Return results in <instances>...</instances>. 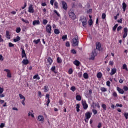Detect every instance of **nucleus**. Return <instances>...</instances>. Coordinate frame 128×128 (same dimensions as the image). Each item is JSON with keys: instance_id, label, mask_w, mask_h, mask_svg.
<instances>
[{"instance_id": "obj_46", "label": "nucleus", "mask_w": 128, "mask_h": 128, "mask_svg": "<svg viewBox=\"0 0 128 128\" xmlns=\"http://www.w3.org/2000/svg\"><path fill=\"white\" fill-rule=\"evenodd\" d=\"M22 22H24L25 24H30V22H28V20H26L24 18H22Z\"/></svg>"}, {"instance_id": "obj_62", "label": "nucleus", "mask_w": 128, "mask_h": 128, "mask_svg": "<svg viewBox=\"0 0 128 128\" xmlns=\"http://www.w3.org/2000/svg\"><path fill=\"white\" fill-rule=\"evenodd\" d=\"M26 6H28V4H26V3H24V6L22 7V10H24Z\"/></svg>"}, {"instance_id": "obj_28", "label": "nucleus", "mask_w": 128, "mask_h": 128, "mask_svg": "<svg viewBox=\"0 0 128 128\" xmlns=\"http://www.w3.org/2000/svg\"><path fill=\"white\" fill-rule=\"evenodd\" d=\"M54 34H55L58 35L60 34V30L58 29H56L54 30Z\"/></svg>"}, {"instance_id": "obj_30", "label": "nucleus", "mask_w": 128, "mask_h": 128, "mask_svg": "<svg viewBox=\"0 0 128 128\" xmlns=\"http://www.w3.org/2000/svg\"><path fill=\"white\" fill-rule=\"evenodd\" d=\"M97 78H102V72H99L97 74Z\"/></svg>"}, {"instance_id": "obj_2", "label": "nucleus", "mask_w": 128, "mask_h": 128, "mask_svg": "<svg viewBox=\"0 0 128 128\" xmlns=\"http://www.w3.org/2000/svg\"><path fill=\"white\" fill-rule=\"evenodd\" d=\"M72 42L74 46H78V44H80V42H78V36H76L75 38L72 40Z\"/></svg>"}, {"instance_id": "obj_54", "label": "nucleus", "mask_w": 128, "mask_h": 128, "mask_svg": "<svg viewBox=\"0 0 128 128\" xmlns=\"http://www.w3.org/2000/svg\"><path fill=\"white\" fill-rule=\"evenodd\" d=\"M66 48H70V42H66Z\"/></svg>"}, {"instance_id": "obj_14", "label": "nucleus", "mask_w": 128, "mask_h": 128, "mask_svg": "<svg viewBox=\"0 0 128 128\" xmlns=\"http://www.w3.org/2000/svg\"><path fill=\"white\" fill-rule=\"evenodd\" d=\"M40 22L38 20L33 22V26H40Z\"/></svg>"}, {"instance_id": "obj_6", "label": "nucleus", "mask_w": 128, "mask_h": 128, "mask_svg": "<svg viewBox=\"0 0 128 128\" xmlns=\"http://www.w3.org/2000/svg\"><path fill=\"white\" fill-rule=\"evenodd\" d=\"M62 8L64 10H68V4H66V2H62Z\"/></svg>"}, {"instance_id": "obj_27", "label": "nucleus", "mask_w": 128, "mask_h": 128, "mask_svg": "<svg viewBox=\"0 0 128 128\" xmlns=\"http://www.w3.org/2000/svg\"><path fill=\"white\" fill-rule=\"evenodd\" d=\"M76 100L78 102H80V100H82V96H76Z\"/></svg>"}, {"instance_id": "obj_59", "label": "nucleus", "mask_w": 128, "mask_h": 128, "mask_svg": "<svg viewBox=\"0 0 128 128\" xmlns=\"http://www.w3.org/2000/svg\"><path fill=\"white\" fill-rule=\"evenodd\" d=\"M106 86H109V88L110 87V82L108 81V82H106Z\"/></svg>"}, {"instance_id": "obj_7", "label": "nucleus", "mask_w": 128, "mask_h": 128, "mask_svg": "<svg viewBox=\"0 0 128 128\" xmlns=\"http://www.w3.org/2000/svg\"><path fill=\"white\" fill-rule=\"evenodd\" d=\"M4 72H6L8 73V78H12V73H10V70L5 69L4 70Z\"/></svg>"}, {"instance_id": "obj_56", "label": "nucleus", "mask_w": 128, "mask_h": 128, "mask_svg": "<svg viewBox=\"0 0 128 128\" xmlns=\"http://www.w3.org/2000/svg\"><path fill=\"white\" fill-rule=\"evenodd\" d=\"M112 96L114 98H118V94H116V92H114Z\"/></svg>"}, {"instance_id": "obj_42", "label": "nucleus", "mask_w": 128, "mask_h": 128, "mask_svg": "<svg viewBox=\"0 0 128 128\" xmlns=\"http://www.w3.org/2000/svg\"><path fill=\"white\" fill-rule=\"evenodd\" d=\"M102 106L104 110H106V104H102Z\"/></svg>"}, {"instance_id": "obj_1", "label": "nucleus", "mask_w": 128, "mask_h": 128, "mask_svg": "<svg viewBox=\"0 0 128 128\" xmlns=\"http://www.w3.org/2000/svg\"><path fill=\"white\" fill-rule=\"evenodd\" d=\"M68 14L70 16V18H72V20H74L76 18V16L74 10H70Z\"/></svg>"}, {"instance_id": "obj_12", "label": "nucleus", "mask_w": 128, "mask_h": 128, "mask_svg": "<svg viewBox=\"0 0 128 128\" xmlns=\"http://www.w3.org/2000/svg\"><path fill=\"white\" fill-rule=\"evenodd\" d=\"M22 58H27L26 57V50H24V49H22Z\"/></svg>"}, {"instance_id": "obj_31", "label": "nucleus", "mask_w": 128, "mask_h": 128, "mask_svg": "<svg viewBox=\"0 0 128 128\" xmlns=\"http://www.w3.org/2000/svg\"><path fill=\"white\" fill-rule=\"evenodd\" d=\"M62 40H64V42H66V40H68V35L64 36L62 37Z\"/></svg>"}, {"instance_id": "obj_55", "label": "nucleus", "mask_w": 128, "mask_h": 128, "mask_svg": "<svg viewBox=\"0 0 128 128\" xmlns=\"http://www.w3.org/2000/svg\"><path fill=\"white\" fill-rule=\"evenodd\" d=\"M116 106H117L118 108H122L124 106H122V104H116Z\"/></svg>"}, {"instance_id": "obj_60", "label": "nucleus", "mask_w": 128, "mask_h": 128, "mask_svg": "<svg viewBox=\"0 0 128 128\" xmlns=\"http://www.w3.org/2000/svg\"><path fill=\"white\" fill-rule=\"evenodd\" d=\"M59 104H60V106H63L64 105V101H62V100H60Z\"/></svg>"}, {"instance_id": "obj_58", "label": "nucleus", "mask_w": 128, "mask_h": 128, "mask_svg": "<svg viewBox=\"0 0 128 128\" xmlns=\"http://www.w3.org/2000/svg\"><path fill=\"white\" fill-rule=\"evenodd\" d=\"M50 99H48L47 102V106H50Z\"/></svg>"}, {"instance_id": "obj_13", "label": "nucleus", "mask_w": 128, "mask_h": 128, "mask_svg": "<svg viewBox=\"0 0 128 128\" xmlns=\"http://www.w3.org/2000/svg\"><path fill=\"white\" fill-rule=\"evenodd\" d=\"M22 64L24 66H28V64H30V61H28V60H24L22 62Z\"/></svg>"}, {"instance_id": "obj_52", "label": "nucleus", "mask_w": 128, "mask_h": 128, "mask_svg": "<svg viewBox=\"0 0 128 128\" xmlns=\"http://www.w3.org/2000/svg\"><path fill=\"white\" fill-rule=\"evenodd\" d=\"M14 44L12 42L9 43V48H14Z\"/></svg>"}, {"instance_id": "obj_3", "label": "nucleus", "mask_w": 128, "mask_h": 128, "mask_svg": "<svg viewBox=\"0 0 128 128\" xmlns=\"http://www.w3.org/2000/svg\"><path fill=\"white\" fill-rule=\"evenodd\" d=\"M98 56V51L96 50V49H94L92 52V57L90 58V60H94V58H96V56Z\"/></svg>"}, {"instance_id": "obj_24", "label": "nucleus", "mask_w": 128, "mask_h": 128, "mask_svg": "<svg viewBox=\"0 0 128 128\" xmlns=\"http://www.w3.org/2000/svg\"><path fill=\"white\" fill-rule=\"evenodd\" d=\"M48 62H49L50 66H52V62H54V60L50 58H48Z\"/></svg>"}, {"instance_id": "obj_17", "label": "nucleus", "mask_w": 128, "mask_h": 128, "mask_svg": "<svg viewBox=\"0 0 128 128\" xmlns=\"http://www.w3.org/2000/svg\"><path fill=\"white\" fill-rule=\"evenodd\" d=\"M38 120L39 122H44V118L42 116H38Z\"/></svg>"}, {"instance_id": "obj_61", "label": "nucleus", "mask_w": 128, "mask_h": 128, "mask_svg": "<svg viewBox=\"0 0 128 128\" xmlns=\"http://www.w3.org/2000/svg\"><path fill=\"white\" fill-rule=\"evenodd\" d=\"M4 92V90L2 88H0V94H2Z\"/></svg>"}, {"instance_id": "obj_43", "label": "nucleus", "mask_w": 128, "mask_h": 128, "mask_svg": "<svg viewBox=\"0 0 128 128\" xmlns=\"http://www.w3.org/2000/svg\"><path fill=\"white\" fill-rule=\"evenodd\" d=\"M54 12L58 16V18H60V13L58 12V11L56 10H54Z\"/></svg>"}, {"instance_id": "obj_21", "label": "nucleus", "mask_w": 128, "mask_h": 128, "mask_svg": "<svg viewBox=\"0 0 128 128\" xmlns=\"http://www.w3.org/2000/svg\"><path fill=\"white\" fill-rule=\"evenodd\" d=\"M6 38H8V40H10V35L9 31L6 32Z\"/></svg>"}, {"instance_id": "obj_35", "label": "nucleus", "mask_w": 128, "mask_h": 128, "mask_svg": "<svg viewBox=\"0 0 128 128\" xmlns=\"http://www.w3.org/2000/svg\"><path fill=\"white\" fill-rule=\"evenodd\" d=\"M20 32H22V29L20 28H18L16 30V32L17 34H20Z\"/></svg>"}, {"instance_id": "obj_29", "label": "nucleus", "mask_w": 128, "mask_h": 128, "mask_svg": "<svg viewBox=\"0 0 128 128\" xmlns=\"http://www.w3.org/2000/svg\"><path fill=\"white\" fill-rule=\"evenodd\" d=\"M122 68H123V70H125L126 72H128V66L126 65V64H124L123 65Z\"/></svg>"}, {"instance_id": "obj_44", "label": "nucleus", "mask_w": 128, "mask_h": 128, "mask_svg": "<svg viewBox=\"0 0 128 128\" xmlns=\"http://www.w3.org/2000/svg\"><path fill=\"white\" fill-rule=\"evenodd\" d=\"M48 21L46 20H43V24L44 26H46V24H48Z\"/></svg>"}, {"instance_id": "obj_34", "label": "nucleus", "mask_w": 128, "mask_h": 128, "mask_svg": "<svg viewBox=\"0 0 128 128\" xmlns=\"http://www.w3.org/2000/svg\"><path fill=\"white\" fill-rule=\"evenodd\" d=\"M101 90L102 92H108V90L106 88H101Z\"/></svg>"}, {"instance_id": "obj_10", "label": "nucleus", "mask_w": 128, "mask_h": 128, "mask_svg": "<svg viewBox=\"0 0 128 128\" xmlns=\"http://www.w3.org/2000/svg\"><path fill=\"white\" fill-rule=\"evenodd\" d=\"M96 50L100 52V48H102V44L100 42L96 43Z\"/></svg>"}, {"instance_id": "obj_9", "label": "nucleus", "mask_w": 128, "mask_h": 128, "mask_svg": "<svg viewBox=\"0 0 128 128\" xmlns=\"http://www.w3.org/2000/svg\"><path fill=\"white\" fill-rule=\"evenodd\" d=\"M92 113L90 112H87L86 114V117L87 120H90L92 118Z\"/></svg>"}, {"instance_id": "obj_50", "label": "nucleus", "mask_w": 128, "mask_h": 128, "mask_svg": "<svg viewBox=\"0 0 128 128\" xmlns=\"http://www.w3.org/2000/svg\"><path fill=\"white\" fill-rule=\"evenodd\" d=\"M92 112L94 114V116L98 114V110H92Z\"/></svg>"}, {"instance_id": "obj_26", "label": "nucleus", "mask_w": 128, "mask_h": 128, "mask_svg": "<svg viewBox=\"0 0 128 128\" xmlns=\"http://www.w3.org/2000/svg\"><path fill=\"white\" fill-rule=\"evenodd\" d=\"M34 80H40V78L38 74H36L34 76Z\"/></svg>"}, {"instance_id": "obj_33", "label": "nucleus", "mask_w": 128, "mask_h": 128, "mask_svg": "<svg viewBox=\"0 0 128 128\" xmlns=\"http://www.w3.org/2000/svg\"><path fill=\"white\" fill-rule=\"evenodd\" d=\"M84 77L85 80H88V73H84Z\"/></svg>"}, {"instance_id": "obj_37", "label": "nucleus", "mask_w": 128, "mask_h": 128, "mask_svg": "<svg viewBox=\"0 0 128 128\" xmlns=\"http://www.w3.org/2000/svg\"><path fill=\"white\" fill-rule=\"evenodd\" d=\"M82 26H83L84 28H86L88 26V22H82Z\"/></svg>"}, {"instance_id": "obj_49", "label": "nucleus", "mask_w": 128, "mask_h": 128, "mask_svg": "<svg viewBox=\"0 0 128 128\" xmlns=\"http://www.w3.org/2000/svg\"><path fill=\"white\" fill-rule=\"evenodd\" d=\"M71 52L73 54H76L77 52L76 50L74 49H73L72 50Z\"/></svg>"}, {"instance_id": "obj_36", "label": "nucleus", "mask_w": 128, "mask_h": 128, "mask_svg": "<svg viewBox=\"0 0 128 128\" xmlns=\"http://www.w3.org/2000/svg\"><path fill=\"white\" fill-rule=\"evenodd\" d=\"M54 6V8H58V2H56Z\"/></svg>"}, {"instance_id": "obj_48", "label": "nucleus", "mask_w": 128, "mask_h": 128, "mask_svg": "<svg viewBox=\"0 0 128 128\" xmlns=\"http://www.w3.org/2000/svg\"><path fill=\"white\" fill-rule=\"evenodd\" d=\"M56 66H54L53 67H52V72H55V74H56Z\"/></svg>"}, {"instance_id": "obj_5", "label": "nucleus", "mask_w": 128, "mask_h": 128, "mask_svg": "<svg viewBox=\"0 0 128 128\" xmlns=\"http://www.w3.org/2000/svg\"><path fill=\"white\" fill-rule=\"evenodd\" d=\"M52 26L50 24L47 25L46 27V30L48 34H52Z\"/></svg>"}, {"instance_id": "obj_22", "label": "nucleus", "mask_w": 128, "mask_h": 128, "mask_svg": "<svg viewBox=\"0 0 128 128\" xmlns=\"http://www.w3.org/2000/svg\"><path fill=\"white\" fill-rule=\"evenodd\" d=\"M74 64H75V66H80V61L76 60L74 62Z\"/></svg>"}, {"instance_id": "obj_57", "label": "nucleus", "mask_w": 128, "mask_h": 128, "mask_svg": "<svg viewBox=\"0 0 128 128\" xmlns=\"http://www.w3.org/2000/svg\"><path fill=\"white\" fill-rule=\"evenodd\" d=\"M54 2H56V0H50V4L52 6H54Z\"/></svg>"}, {"instance_id": "obj_19", "label": "nucleus", "mask_w": 128, "mask_h": 128, "mask_svg": "<svg viewBox=\"0 0 128 128\" xmlns=\"http://www.w3.org/2000/svg\"><path fill=\"white\" fill-rule=\"evenodd\" d=\"M80 21L82 22H88V20L86 17H82L80 18Z\"/></svg>"}, {"instance_id": "obj_16", "label": "nucleus", "mask_w": 128, "mask_h": 128, "mask_svg": "<svg viewBox=\"0 0 128 128\" xmlns=\"http://www.w3.org/2000/svg\"><path fill=\"white\" fill-rule=\"evenodd\" d=\"M116 68H114L113 69H112V72L110 73L111 76H114V74H116Z\"/></svg>"}, {"instance_id": "obj_53", "label": "nucleus", "mask_w": 128, "mask_h": 128, "mask_svg": "<svg viewBox=\"0 0 128 128\" xmlns=\"http://www.w3.org/2000/svg\"><path fill=\"white\" fill-rule=\"evenodd\" d=\"M6 126V124L2 123L0 126V128H4Z\"/></svg>"}, {"instance_id": "obj_20", "label": "nucleus", "mask_w": 128, "mask_h": 128, "mask_svg": "<svg viewBox=\"0 0 128 128\" xmlns=\"http://www.w3.org/2000/svg\"><path fill=\"white\" fill-rule=\"evenodd\" d=\"M127 6H126V2H124L122 4V8H123L124 12H126V10Z\"/></svg>"}, {"instance_id": "obj_40", "label": "nucleus", "mask_w": 128, "mask_h": 128, "mask_svg": "<svg viewBox=\"0 0 128 128\" xmlns=\"http://www.w3.org/2000/svg\"><path fill=\"white\" fill-rule=\"evenodd\" d=\"M70 90L73 92H74L76 90V86H72Z\"/></svg>"}, {"instance_id": "obj_32", "label": "nucleus", "mask_w": 128, "mask_h": 128, "mask_svg": "<svg viewBox=\"0 0 128 128\" xmlns=\"http://www.w3.org/2000/svg\"><path fill=\"white\" fill-rule=\"evenodd\" d=\"M34 44H40V39H38V40H34Z\"/></svg>"}, {"instance_id": "obj_23", "label": "nucleus", "mask_w": 128, "mask_h": 128, "mask_svg": "<svg viewBox=\"0 0 128 128\" xmlns=\"http://www.w3.org/2000/svg\"><path fill=\"white\" fill-rule=\"evenodd\" d=\"M20 40H21L20 37V36H18L16 37V38H15L14 40V42H20Z\"/></svg>"}, {"instance_id": "obj_51", "label": "nucleus", "mask_w": 128, "mask_h": 128, "mask_svg": "<svg viewBox=\"0 0 128 128\" xmlns=\"http://www.w3.org/2000/svg\"><path fill=\"white\" fill-rule=\"evenodd\" d=\"M106 14H102V20H106Z\"/></svg>"}, {"instance_id": "obj_25", "label": "nucleus", "mask_w": 128, "mask_h": 128, "mask_svg": "<svg viewBox=\"0 0 128 128\" xmlns=\"http://www.w3.org/2000/svg\"><path fill=\"white\" fill-rule=\"evenodd\" d=\"M80 104H77L76 107L77 112H80Z\"/></svg>"}, {"instance_id": "obj_18", "label": "nucleus", "mask_w": 128, "mask_h": 128, "mask_svg": "<svg viewBox=\"0 0 128 128\" xmlns=\"http://www.w3.org/2000/svg\"><path fill=\"white\" fill-rule=\"evenodd\" d=\"M44 90V92H50V88H48V86H44V88H43Z\"/></svg>"}, {"instance_id": "obj_41", "label": "nucleus", "mask_w": 128, "mask_h": 128, "mask_svg": "<svg viewBox=\"0 0 128 128\" xmlns=\"http://www.w3.org/2000/svg\"><path fill=\"white\" fill-rule=\"evenodd\" d=\"M19 96H20V100H26V98L24 97V96H22V94H19Z\"/></svg>"}, {"instance_id": "obj_11", "label": "nucleus", "mask_w": 128, "mask_h": 128, "mask_svg": "<svg viewBox=\"0 0 128 128\" xmlns=\"http://www.w3.org/2000/svg\"><path fill=\"white\" fill-rule=\"evenodd\" d=\"M82 106H84V108L85 110H88V104H86V102H82Z\"/></svg>"}, {"instance_id": "obj_38", "label": "nucleus", "mask_w": 128, "mask_h": 128, "mask_svg": "<svg viewBox=\"0 0 128 128\" xmlns=\"http://www.w3.org/2000/svg\"><path fill=\"white\" fill-rule=\"evenodd\" d=\"M57 62L58 64H62V59L60 58H57Z\"/></svg>"}, {"instance_id": "obj_8", "label": "nucleus", "mask_w": 128, "mask_h": 128, "mask_svg": "<svg viewBox=\"0 0 128 128\" xmlns=\"http://www.w3.org/2000/svg\"><path fill=\"white\" fill-rule=\"evenodd\" d=\"M128 34V28H124V34L123 36V38H126Z\"/></svg>"}, {"instance_id": "obj_45", "label": "nucleus", "mask_w": 128, "mask_h": 128, "mask_svg": "<svg viewBox=\"0 0 128 128\" xmlns=\"http://www.w3.org/2000/svg\"><path fill=\"white\" fill-rule=\"evenodd\" d=\"M88 24H89V26H92L94 24V22H92V20L90 19V20Z\"/></svg>"}, {"instance_id": "obj_47", "label": "nucleus", "mask_w": 128, "mask_h": 128, "mask_svg": "<svg viewBox=\"0 0 128 128\" xmlns=\"http://www.w3.org/2000/svg\"><path fill=\"white\" fill-rule=\"evenodd\" d=\"M73 73H74V70H72V68L68 70L69 74H72Z\"/></svg>"}, {"instance_id": "obj_63", "label": "nucleus", "mask_w": 128, "mask_h": 128, "mask_svg": "<svg viewBox=\"0 0 128 128\" xmlns=\"http://www.w3.org/2000/svg\"><path fill=\"white\" fill-rule=\"evenodd\" d=\"M102 126V123H99L98 128H101Z\"/></svg>"}, {"instance_id": "obj_15", "label": "nucleus", "mask_w": 128, "mask_h": 128, "mask_svg": "<svg viewBox=\"0 0 128 128\" xmlns=\"http://www.w3.org/2000/svg\"><path fill=\"white\" fill-rule=\"evenodd\" d=\"M117 90H118V92L120 93L121 94H124V90H122L120 88L118 87Z\"/></svg>"}, {"instance_id": "obj_4", "label": "nucleus", "mask_w": 128, "mask_h": 128, "mask_svg": "<svg viewBox=\"0 0 128 128\" xmlns=\"http://www.w3.org/2000/svg\"><path fill=\"white\" fill-rule=\"evenodd\" d=\"M28 12L30 14H34V6L32 4L30 6Z\"/></svg>"}, {"instance_id": "obj_64", "label": "nucleus", "mask_w": 128, "mask_h": 128, "mask_svg": "<svg viewBox=\"0 0 128 128\" xmlns=\"http://www.w3.org/2000/svg\"><path fill=\"white\" fill-rule=\"evenodd\" d=\"M124 90L125 92H128V86H124Z\"/></svg>"}, {"instance_id": "obj_39", "label": "nucleus", "mask_w": 128, "mask_h": 128, "mask_svg": "<svg viewBox=\"0 0 128 128\" xmlns=\"http://www.w3.org/2000/svg\"><path fill=\"white\" fill-rule=\"evenodd\" d=\"M118 24H116L115 26L113 28V31L116 32V28H118Z\"/></svg>"}]
</instances>
